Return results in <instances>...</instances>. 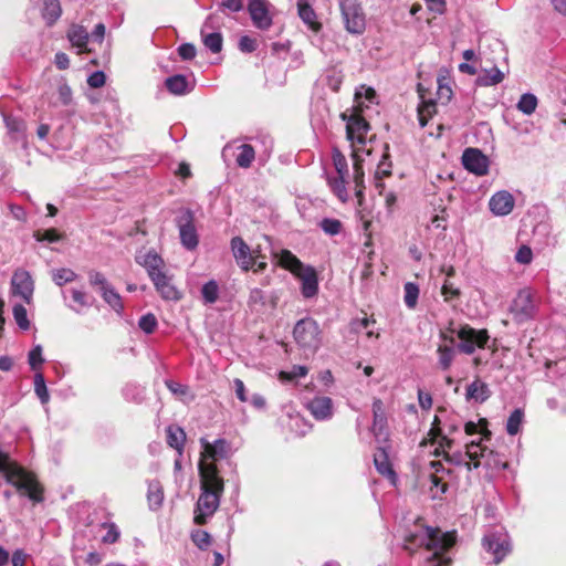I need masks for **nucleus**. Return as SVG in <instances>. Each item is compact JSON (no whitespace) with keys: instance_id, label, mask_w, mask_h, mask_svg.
<instances>
[{"instance_id":"1","label":"nucleus","mask_w":566,"mask_h":566,"mask_svg":"<svg viewBox=\"0 0 566 566\" xmlns=\"http://www.w3.org/2000/svg\"><path fill=\"white\" fill-rule=\"evenodd\" d=\"M199 473L202 492L196 504L193 522L197 525H205L219 507L223 480L219 476L214 463L199 462Z\"/></svg>"},{"instance_id":"2","label":"nucleus","mask_w":566,"mask_h":566,"mask_svg":"<svg viewBox=\"0 0 566 566\" xmlns=\"http://www.w3.org/2000/svg\"><path fill=\"white\" fill-rule=\"evenodd\" d=\"M410 544L423 545L428 551H432V556L426 562V566H449L450 558L442 557L441 554L448 551L454 544L452 533H442L439 528L426 526L420 534L410 535L407 539Z\"/></svg>"},{"instance_id":"3","label":"nucleus","mask_w":566,"mask_h":566,"mask_svg":"<svg viewBox=\"0 0 566 566\" xmlns=\"http://www.w3.org/2000/svg\"><path fill=\"white\" fill-rule=\"evenodd\" d=\"M279 264L289 270L301 280V293L305 298H312L318 293V277L316 270L311 265H305L290 250L283 249L276 254Z\"/></svg>"},{"instance_id":"4","label":"nucleus","mask_w":566,"mask_h":566,"mask_svg":"<svg viewBox=\"0 0 566 566\" xmlns=\"http://www.w3.org/2000/svg\"><path fill=\"white\" fill-rule=\"evenodd\" d=\"M296 344L304 350L314 354L322 344V331L312 317L300 319L293 329Z\"/></svg>"},{"instance_id":"5","label":"nucleus","mask_w":566,"mask_h":566,"mask_svg":"<svg viewBox=\"0 0 566 566\" xmlns=\"http://www.w3.org/2000/svg\"><path fill=\"white\" fill-rule=\"evenodd\" d=\"M363 108H350L340 114L346 122V137L354 147L355 144L365 145L370 124L361 114Z\"/></svg>"},{"instance_id":"6","label":"nucleus","mask_w":566,"mask_h":566,"mask_svg":"<svg viewBox=\"0 0 566 566\" xmlns=\"http://www.w3.org/2000/svg\"><path fill=\"white\" fill-rule=\"evenodd\" d=\"M451 78L447 75H439L437 78V88L434 93V97L432 93L424 88L422 83L418 84V93L421 102L418 106H444L447 105L452 97V88H451Z\"/></svg>"},{"instance_id":"7","label":"nucleus","mask_w":566,"mask_h":566,"mask_svg":"<svg viewBox=\"0 0 566 566\" xmlns=\"http://www.w3.org/2000/svg\"><path fill=\"white\" fill-rule=\"evenodd\" d=\"M455 333L460 339L458 349L467 355L473 354L476 348H483L489 340L486 329H475L470 325L461 326Z\"/></svg>"},{"instance_id":"8","label":"nucleus","mask_w":566,"mask_h":566,"mask_svg":"<svg viewBox=\"0 0 566 566\" xmlns=\"http://www.w3.org/2000/svg\"><path fill=\"white\" fill-rule=\"evenodd\" d=\"M339 7L346 30L353 34L363 33L366 20L360 3L357 0H340Z\"/></svg>"},{"instance_id":"9","label":"nucleus","mask_w":566,"mask_h":566,"mask_svg":"<svg viewBox=\"0 0 566 566\" xmlns=\"http://www.w3.org/2000/svg\"><path fill=\"white\" fill-rule=\"evenodd\" d=\"M534 295L528 289L521 290L512 302L510 312L513 319L521 324L532 319L536 314Z\"/></svg>"},{"instance_id":"10","label":"nucleus","mask_w":566,"mask_h":566,"mask_svg":"<svg viewBox=\"0 0 566 566\" xmlns=\"http://www.w3.org/2000/svg\"><path fill=\"white\" fill-rule=\"evenodd\" d=\"M483 548L493 555L494 564H500L511 552L510 541L506 534L490 532L482 539Z\"/></svg>"},{"instance_id":"11","label":"nucleus","mask_w":566,"mask_h":566,"mask_svg":"<svg viewBox=\"0 0 566 566\" xmlns=\"http://www.w3.org/2000/svg\"><path fill=\"white\" fill-rule=\"evenodd\" d=\"M181 244L187 250H193L198 247L199 240L196 227L193 224V213L187 209L182 211L177 219Z\"/></svg>"},{"instance_id":"12","label":"nucleus","mask_w":566,"mask_h":566,"mask_svg":"<svg viewBox=\"0 0 566 566\" xmlns=\"http://www.w3.org/2000/svg\"><path fill=\"white\" fill-rule=\"evenodd\" d=\"M439 338L440 343L437 346L438 366L441 370L447 371L450 369L459 349L452 335L441 331Z\"/></svg>"},{"instance_id":"13","label":"nucleus","mask_w":566,"mask_h":566,"mask_svg":"<svg viewBox=\"0 0 566 566\" xmlns=\"http://www.w3.org/2000/svg\"><path fill=\"white\" fill-rule=\"evenodd\" d=\"M230 245L233 258L239 268L245 272L252 270L254 266L255 258H258L255 254L258 251L251 250L241 237L232 238Z\"/></svg>"},{"instance_id":"14","label":"nucleus","mask_w":566,"mask_h":566,"mask_svg":"<svg viewBox=\"0 0 566 566\" xmlns=\"http://www.w3.org/2000/svg\"><path fill=\"white\" fill-rule=\"evenodd\" d=\"M462 165L476 176H484L489 170V159L480 149L467 148L462 155Z\"/></svg>"},{"instance_id":"15","label":"nucleus","mask_w":566,"mask_h":566,"mask_svg":"<svg viewBox=\"0 0 566 566\" xmlns=\"http://www.w3.org/2000/svg\"><path fill=\"white\" fill-rule=\"evenodd\" d=\"M13 294L19 295L25 303L32 300L34 283L31 274L25 270H17L11 280Z\"/></svg>"},{"instance_id":"16","label":"nucleus","mask_w":566,"mask_h":566,"mask_svg":"<svg viewBox=\"0 0 566 566\" xmlns=\"http://www.w3.org/2000/svg\"><path fill=\"white\" fill-rule=\"evenodd\" d=\"M248 11L255 28L268 30L272 25V18L269 12V3L266 0H250L248 3Z\"/></svg>"},{"instance_id":"17","label":"nucleus","mask_w":566,"mask_h":566,"mask_svg":"<svg viewBox=\"0 0 566 566\" xmlns=\"http://www.w3.org/2000/svg\"><path fill=\"white\" fill-rule=\"evenodd\" d=\"M135 260L139 265L146 269L150 280L157 276V274L165 272V262L155 250H149L145 253L139 252Z\"/></svg>"},{"instance_id":"18","label":"nucleus","mask_w":566,"mask_h":566,"mask_svg":"<svg viewBox=\"0 0 566 566\" xmlns=\"http://www.w3.org/2000/svg\"><path fill=\"white\" fill-rule=\"evenodd\" d=\"M387 418L384 410V403L379 398L373 401V426L371 431L377 441H387L388 432L386 431Z\"/></svg>"},{"instance_id":"19","label":"nucleus","mask_w":566,"mask_h":566,"mask_svg":"<svg viewBox=\"0 0 566 566\" xmlns=\"http://www.w3.org/2000/svg\"><path fill=\"white\" fill-rule=\"evenodd\" d=\"M200 443L202 446L201 461L207 462V459H211L216 461L218 459H223L228 455L229 452V443L224 439H218L214 443H210L206 438L200 439Z\"/></svg>"},{"instance_id":"20","label":"nucleus","mask_w":566,"mask_h":566,"mask_svg":"<svg viewBox=\"0 0 566 566\" xmlns=\"http://www.w3.org/2000/svg\"><path fill=\"white\" fill-rule=\"evenodd\" d=\"M157 292L166 301H179L182 295L178 289L172 284L171 276L167 275L166 272L157 274L151 279Z\"/></svg>"},{"instance_id":"21","label":"nucleus","mask_w":566,"mask_h":566,"mask_svg":"<svg viewBox=\"0 0 566 566\" xmlns=\"http://www.w3.org/2000/svg\"><path fill=\"white\" fill-rule=\"evenodd\" d=\"M307 409L316 420H328L333 417V400L325 396L315 397L308 401Z\"/></svg>"},{"instance_id":"22","label":"nucleus","mask_w":566,"mask_h":566,"mask_svg":"<svg viewBox=\"0 0 566 566\" xmlns=\"http://www.w3.org/2000/svg\"><path fill=\"white\" fill-rule=\"evenodd\" d=\"M489 206L494 214L506 216L514 208V198L507 191H499L491 197Z\"/></svg>"},{"instance_id":"23","label":"nucleus","mask_w":566,"mask_h":566,"mask_svg":"<svg viewBox=\"0 0 566 566\" xmlns=\"http://www.w3.org/2000/svg\"><path fill=\"white\" fill-rule=\"evenodd\" d=\"M374 464L379 474L389 479L392 483L396 482L397 474L389 461L386 447L381 446L377 449L376 453L374 454Z\"/></svg>"},{"instance_id":"24","label":"nucleus","mask_w":566,"mask_h":566,"mask_svg":"<svg viewBox=\"0 0 566 566\" xmlns=\"http://www.w3.org/2000/svg\"><path fill=\"white\" fill-rule=\"evenodd\" d=\"M464 454L471 460L470 462H465L468 471H471L480 467V458L493 455V451L488 450V448L483 447L480 442L472 441L467 444Z\"/></svg>"},{"instance_id":"25","label":"nucleus","mask_w":566,"mask_h":566,"mask_svg":"<svg viewBox=\"0 0 566 566\" xmlns=\"http://www.w3.org/2000/svg\"><path fill=\"white\" fill-rule=\"evenodd\" d=\"M212 15H209L207 20L205 21L202 29H201V38L205 46L209 49L212 53H219L222 50L223 39L221 33L219 32H211L207 33L206 30L211 28L212 23Z\"/></svg>"},{"instance_id":"26","label":"nucleus","mask_w":566,"mask_h":566,"mask_svg":"<svg viewBox=\"0 0 566 566\" xmlns=\"http://www.w3.org/2000/svg\"><path fill=\"white\" fill-rule=\"evenodd\" d=\"M491 395L489 386L476 378L467 387L465 399L467 401H474L482 403L489 399Z\"/></svg>"},{"instance_id":"27","label":"nucleus","mask_w":566,"mask_h":566,"mask_svg":"<svg viewBox=\"0 0 566 566\" xmlns=\"http://www.w3.org/2000/svg\"><path fill=\"white\" fill-rule=\"evenodd\" d=\"M167 432V444L175 449L179 457L182 455L184 447L186 442V432L179 426H169Z\"/></svg>"},{"instance_id":"28","label":"nucleus","mask_w":566,"mask_h":566,"mask_svg":"<svg viewBox=\"0 0 566 566\" xmlns=\"http://www.w3.org/2000/svg\"><path fill=\"white\" fill-rule=\"evenodd\" d=\"M67 38L73 46H76L80 53L86 51L90 34L82 25H72L67 32Z\"/></svg>"},{"instance_id":"29","label":"nucleus","mask_w":566,"mask_h":566,"mask_svg":"<svg viewBox=\"0 0 566 566\" xmlns=\"http://www.w3.org/2000/svg\"><path fill=\"white\" fill-rule=\"evenodd\" d=\"M62 9L59 0H43L42 18L48 27H52L61 17Z\"/></svg>"},{"instance_id":"30","label":"nucleus","mask_w":566,"mask_h":566,"mask_svg":"<svg viewBox=\"0 0 566 566\" xmlns=\"http://www.w3.org/2000/svg\"><path fill=\"white\" fill-rule=\"evenodd\" d=\"M354 98H355V103H356L355 106H365V103H368L371 105L379 104V99H378L376 91L373 87L367 86L365 84H363L356 88Z\"/></svg>"},{"instance_id":"31","label":"nucleus","mask_w":566,"mask_h":566,"mask_svg":"<svg viewBox=\"0 0 566 566\" xmlns=\"http://www.w3.org/2000/svg\"><path fill=\"white\" fill-rule=\"evenodd\" d=\"M3 120L6 124V127L8 129V133L10 134L11 138L14 140H19L23 138L25 133V123L17 117H12L10 115H7L2 113Z\"/></svg>"},{"instance_id":"32","label":"nucleus","mask_w":566,"mask_h":566,"mask_svg":"<svg viewBox=\"0 0 566 566\" xmlns=\"http://www.w3.org/2000/svg\"><path fill=\"white\" fill-rule=\"evenodd\" d=\"M238 154L235 156V163L240 168H250L255 159V150L249 144H242L237 147Z\"/></svg>"},{"instance_id":"33","label":"nucleus","mask_w":566,"mask_h":566,"mask_svg":"<svg viewBox=\"0 0 566 566\" xmlns=\"http://www.w3.org/2000/svg\"><path fill=\"white\" fill-rule=\"evenodd\" d=\"M359 149H353V159H354V182L356 189V196L358 198L363 197L364 191V170L361 167V160L359 157Z\"/></svg>"},{"instance_id":"34","label":"nucleus","mask_w":566,"mask_h":566,"mask_svg":"<svg viewBox=\"0 0 566 566\" xmlns=\"http://www.w3.org/2000/svg\"><path fill=\"white\" fill-rule=\"evenodd\" d=\"M71 296L75 305H70V307L76 313H81L83 308L92 306L94 302L92 296L77 289L71 290Z\"/></svg>"},{"instance_id":"35","label":"nucleus","mask_w":566,"mask_h":566,"mask_svg":"<svg viewBox=\"0 0 566 566\" xmlns=\"http://www.w3.org/2000/svg\"><path fill=\"white\" fill-rule=\"evenodd\" d=\"M167 90L176 95L186 94L189 90V83L184 75H174L166 80L165 82Z\"/></svg>"},{"instance_id":"36","label":"nucleus","mask_w":566,"mask_h":566,"mask_svg":"<svg viewBox=\"0 0 566 566\" xmlns=\"http://www.w3.org/2000/svg\"><path fill=\"white\" fill-rule=\"evenodd\" d=\"M147 499L151 509H158L164 500L163 489L157 481H151L148 484Z\"/></svg>"},{"instance_id":"37","label":"nucleus","mask_w":566,"mask_h":566,"mask_svg":"<svg viewBox=\"0 0 566 566\" xmlns=\"http://www.w3.org/2000/svg\"><path fill=\"white\" fill-rule=\"evenodd\" d=\"M328 185L332 191L337 196L342 202L348 200V192L346 189L345 176H338L337 178H329Z\"/></svg>"},{"instance_id":"38","label":"nucleus","mask_w":566,"mask_h":566,"mask_svg":"<svg viewBox=\"0 0 566 566\" xmlns=\"http://www.w3.org/2000/svg\"><path fill=\"white\" fill-rule=\"evenodd\" d=\"M76 277L77 274L73 270L67 268H61L52 271V280L59 286H62L66 283H71L75 281Z\"/></svg>"},{"instance_id":"39","label":"nucleus","mask_w":566,"mask_h":566,"mask_svg":"<svg viewBox=\"0 0 566 566\" xmlns=\"http://www.w3.org/2000/svg\"><path fill=\"white\" fill-rule=\"evenodd\" d=\"M102 296L104 301L117 313L123 311V303L120 295L111 286L105 287L102 291Z\"/></svg>"},{"instance_id":"40","label":"nucleus","mask_w":566,"mask_h":566,"mask_svg":"<svg viewBox=\"0 0 566 566\" xmlns=\"http://www.w3.org/2000/svg\"><path fill=\"white\" fill-rule=\"evenodd\" d=\"M201 295L207 304H213L219 297V285L214 280H210L203 284L201 289Z\"/></svg>"},{"instance_id":"41","label":"nucleus","mask_w":566,"mask_h":566,"mask_svg":"<svg viewBox=\"0 0 566 566\" xmlns=\"http://www.w3.org/2000/svg\"><path fill=\"white\" fill-rule=\"evenodd\" d=\"M318 226L325 234L331 237L339 234L343 230L342 221L334 218H324Z\"/></svg>"},{"instance_id":"42","label":"nucleus","mask_w":566,"mask_h":566,"mask_svg":"<svg viewBox=\"0 0 566 566\" xmlns=\"http://www.w3.org/2000/svg\"><path fill=\"white\" fill-rule=\"evenodd\" d=\"M503 78V73L497 67H493L483 75H480L476 81L480 85L489 86L501 83Z\"/></svg>"},{"instance_id":"43","label":"nucleus","mask_w":566,"mask_h":566,"mask_svg":"<svg viewBox=\"0 0 566 566\" xmlns=\"http://www.w3.org/2000/svg\"><path fill=\"white\" fill-rule=\"evenodd\" d=\"M308 373L306 366L303 365H294L291 370H282L279 374V379L281 381H293L297 378L305 377Z\"/></svg>"},{"instance_id":"44","label":"nucleus","mask_w":566,"mask_h":566,"mask_svg":"<svg viewBox=\"0 0 566 566\" xmlns=\"http://www.w3.org/2000/svg\"><path fill=\"white\" fill-rule=\"evenodd\" d=\"M298 15L312 29H314V30L317 29L318 24L315 21L316 14L308 3H305V2L298 3Z\"/></svg>"},{"instance_id":"45","label":"nucleus","mask_w":566,"mask_h":566,"mask_svg":"<svg viewBox=\"0 0 566 566\" xmlns=\"http://www.w3.org/2000/svg\"><path fill=\"white\" fill-rule=\"evenodd\" d=\"M405 304L409 308H415L419 297V286L413 282H407L403 286Z\"/></svg>"},{"instance_id":"46","label":"nucleus","mask_w":566,"mask_h":566,"mask_svg":"<svg viewBox=\"0 0 566 566\" xmlns=\"http://www.w3.org/2000/svg\"><path fill=\"white\" fill-rule=\"evenodd\" d=\"M101 527L106 531L102 536V542L104 544H114L118 541L120 532L115 523L104 522L101 524Z\"/></svg>"},{"instance_id":"47","label":"nucleus","mask_w":566,"mask_h":566,"mask_svg":"<svg viewBox=\"0 0 566 566\" xmlns=\"http://www.w3.org/2000/svg\"><path fill=\"white\" fill-rule=\"evenodd\" d=\"M524 413L521 409H515L509 417L506 422V431L510 436H515L520 431Z\"/></svg>"},{"instance_id":"48","label":"nucleus","mask_w":566,"mask_h":566,"mask_svg":"<svg viewBox=\"0 0 566 566\" xmlns=\"http://www.w3.org/2000/svg\"><path fill=\"white\" fill-rule=\"evenodd\" d=\"M324 81L333 92H337L343 83V74L335 67L328 69L325 73Z\"/></svg>"},{"instance_id":"49","label":"nucleus","mask_w":566,"mask_h":566,"mask_svg":"<svg viewBox=\"0 0 566 566\" xmlns=\"http://www.w3.org/2000/svg\"><path fill=\"white\" fill-rule=\"evenodd\" d=\"M34 391L42 403H46L50 395L45 385L44 376L41 373L34 375Z\"/></svg>"},{"instance_id":"50","label":"nucleus","mask_w":566,"mask_h":566,"mask_svg":"<svg viewBox=\"0 0 566 566\" xmlns=\"http://www.w3.org/2000/svg\"><path fill=\"white\" fill-rule=\"evenodd\" d=\"M388 145H385V153L382 155L381 160L379 161L376 172H375V179H381L382 177L390 176L391 174V163L388 161L389 154H388Z\"/></svg>"},{"instance_id":"51","label":"nucleus","mask_w":566,"mask_h":566,"mask_svg":"<svg viewBox=\"0 0 566 566\" xmlns=\"http://www.w3.org/2000/svg\"><path fill=\"white\" fill-rule=\"evenodd\" d=\"M13 317L21 329L27 331L30 328L27 310L22 304H15L13 306Z\"/></svg>"},{"instance_id":"52","label":"nucleus","mask_w":566,"mask_h":566,"mask_svg":"<svg viewBox=\"0 0 566 566\" xmlns=\"http://www.w3.org/2000/svg\"><path fill=\"white\" fill-rule=\"evenodd\" d=\"M191 539L199 549H207L211 544V536L208 532L196 530L191 533Z\"/></svg>"},{"instance_id":"53","label":"nucleus","mask_w":566,"mask_h":566,"mask_svg":"<svg viewBox=\"0 0 566 566\" xmlns=\"http://www.w3.org/2000/svg\"><path fill=\"white\" fill-rule=\"evenodd\" d=\"M333 164L338 176H346L348 172L347 160L342 151L337 148L333 149Z\"/></svg>"},{"instance_id":"54","label":"nucleus","mask_w":566,"mask_h":566,"mask_svg":"<svg viewBox=\"0 0 566 566\" xmlns=\"http://www.w3.org/2000/svg\"><path fill=\"white\" fill-rule=\"evenodd\" d=\"M535 108H506L503 117L506 122L521 119L534 113Z\"/></svg>"},{"instance_id":"55","label":"nucleus","mask_w":566,"mask_h":566,"mask_svg":"<svg viewBox=\"0 0 566 566\" xmlns=\"http://www.w3.org/2000/svg\"><path fill=\"white\" fill-rule=\"evenodd\" d=\"M138 326L139 328L145 332L146 334H151L155 332L156 327H157V318L154 314L151 313H148L146 315H143L140 318H139V322H138Z\"/></svg>"},{"instance_id":"56","label":"nucleus","mask_w":566,"mask_h":566,"mask_svg":"<svg viewBox=\"0 0 566 566\" xmlns=\"http://www.w3.org/2000/svg\"><path fill=\"white\" fill-rule=\"evenodd\" d=\"M29 365L31 369L36 370L44 361L42 357V346L35 345L29 353Z\"/></svg>"},{"instance_id":"57","label":"nucleus","mask_w":566,"mask_h":566,"mask_svg":"<svg viewBox=\"0 0 566 566\" xmlns=\"http://www.w3.org/2000/svg\"><path fill=\"white\" fill-rule=\"evenodd\" d=\"M265 304L264 293L261 289H252L249 294L248 305L253 308L258 305L263 306Z\"/></svg>"},{"instance_id":"58","label":"nucleus","mask_w":566,"mask_h":566,"mask_svg":"<svg viewBox=\"0 0 566 566\" xmlns=\"http://www.w3.org/2000/svg\"><path fill=\"white\" fill-rule=\"evenodd\" d=\"M532 259L533 252L531 248L527 245H522L515 254L516 262L521 264H530L532 262Z\"/></svg>"},{"instance_id":"59","label":"nucleus","mask_w":566,"mask_h":566,"mask_svg":"<svg viewBox=\"0 0 566 566\" xmlns=\"http://www.w3.org/2000/svg\"><path fill=\"white\" fill-rule=\"evenodd\" d=\"M88 280H90V283L91 285L93 286H99L101 287V292L109 286L105 276L101 273V272H97V271H91L88 273Z\"/></svg>"},{"instance_id":"60","label":"nucleus","mask_w":566,"mask_h":566,"mask_svg":"<svg viewBox=\"0 0 566 566\" xmlns=\"http://www.w3.org/2000/svg\"><path fill=\"white\" fill-rule=\"evenodd\" d=\"M179 56L182 60L190 61L196 56V46L191 43H184L178 48Z\"/></svg>"},{"instance_id":"61","label":"nucleus","mask_w":566,"mask_h":566,"mask_svg":"<svg viewBox=\"0 0 566 566\" xmlns=\"http://www.w3.org/2000/svg\"><path fill=\"white\" fill-rule=\"evenodd\" d=\"M256 41L248 35H243L239 40V49L242 52L251 53L256 50Z\"/></svg>"},{"instance_id":"62","label":"nucleus","mask_w":566,"mask_h":566,"mask_svg":"<svg viewBox=\"0 0 566 566\" xmlns=\"http://www.w3.org/2000/svg\"><path fill=\"white\" fill-rule=\"evenodd\" d=\"M105 74L102 71H96L92 73L87 78V84L91 87L97 88L104 85L105 83Z\"/></svg>"},{"instance_id":"63","label":"nucleus","mask_w":566,"mask_h":566,"mask_svg":"<svg viewBox=\"0 0 566 566\" xmlns=\"http://www.w3.org/2000/svg\"><path fill=\"white\" fill-rule=\"evenodd\" d=\"M38 241L57 242L61 235L55 229L45 230L42 234H35Z\"/></svg>"},{"instance_id":"64","label":"nucleus","mask_w":566,"mask_h":566,"mask_svg":"<svg viewBox=\"0 0 566 566\" xmlns=\"http://www.w3.org/2000/svg\"><path fill=\"white\" fill-rule=\"evenodd\" d=\"M220 8L231 12H239L243 9V0H221Z\"/></svg>"}]
</instances>
